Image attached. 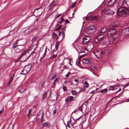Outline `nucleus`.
<instances>
[{"instance_id": "nucleus-1", "label": "nucleus", "mask_w": 129, "mask_h": 129, "mask_svg": "<svg viewBox=\"0 0 129 129\" xmlns=\"http://www.w3.org/2000/svg\"><path fill=\"white\" fill-rule=\"evenodd\" d=\"M117 13L120 17H126L129 15V10L126 7H121L118 9Z\"/></svg>"}, {"instance_id": "nucleus-2", "label": "nucleus", "mask_w": 129, "mask_h": 129, "mask_svg": "<svg viewBox=\"0 0 129 129\" xmlns=\"http://www.w3.org/2000/svg\"><path fill=\"white\" fill-rule=\"evenodd\" d=\"M14 50L16 53L21 52L25 49L24 45H19L16 46L14 45L13 46Z\"/></svg>"}, {"instance_id": "nucleus-3", "label": "nucleus", "mask_w": 129, "mask_h": 129, "mask_svg": "<svg viewBox=\"0 0 129 129\" xmlns=\"http://www.w3.org/2000/svg\"><path fill=\"white\" fill-rule=\"evenodd\" d=\"M96 27L94 25H91L87 27L85 30V33L88 34H94L95 31Z\"/></svg>"}, {"instance_id": "nucleus-4", "label": "nucleus", "mask_w": 129, "mask_h": 129, "mask_svg": "<svg viewBox=\"0 0 129 129\" xmlns=\"http://www.w3.org/2000/svg\"><path fill=\"white\" fill-rule=\"evenodd\" d=\"M101 13L102 16L104 14L107 15H112L115 13V11L109 9H105L101 11Z\"/></svg>"}, {"instance_id": "nucleus-5", "label": "nucleus", "mask_w": 129, "mask_h": 129, "mask_svg": "<svg viewBox=\"0 0 129 129\" xmlns=\"http://www.w3.org/2000/svg\"><path fill=\"white\" fill-rule=\"evenodd\" d=\"M32 67V64H30L28 65L25 66L23 69L22 70V72L20 74L23 75H25L30 70Z\"/></svg>"}, {"instance_id": "nucleus-6", "label": "nucleus", "mask_w": 129, "mask_h": 129, "mask_svg": "<svg viewBox=\"0 0 129 129\" xmlns=\"http://www.w3.org/2000/svg\"><path fill=\"white\" fill-rule=\"evenodd\" d=\"M105 39V36L103 34H100L98 35L95 38V41L96 43H98L100 41H102Z\"/></svg>"}, {"instance_id": "nucleus-7", "label": "nucleus", "mask_w": 129, "mask_h": 129, "mask_svg": "<svg viewBox=\"0 0 129 129\" xmlns=\"http://www.w3.org/2000/svg\"><path fill=\"white\" fill-rule=\"evenodd\" d=\"M94 54L95 56L98 58H101L102 57L103 54V51H96L94 53Z\"/></svg>"}, {"instance_id": "nucleus-8", "label": "nucleus", "mask_w": 129, "mask_h": 129, "mask_svg": "<svg viewBox=\"0 0 129 129\" xmlns=\"http://www.w3.org/2000/svg\"><path fill=\"white\" fill-rule=\"evenodd\" d=\"M122 33L124 36H129V27L124 28L122 30Z\"/></svg>"}, {"instance_id": "nucleus-9", "label": "nucleus", "mask_w": 129, "mask_h": 129, "mask_svg": "<svg viewBox=\"0 0 129 129\" xmlns=\"http://www.w3.org/2000/svg\"><path fill=\"white\" fill-rule=\"evenodd\" d=\"M116 31V30L114 29H110L107 33V37H110L111 36L113 37Z\"/></svg>"}, {"instance_id": "nucleus-10", "label": "nucleus", "mask_w": 129, "mask_h": 129, "mask_svg": "<svg viewBox=\"0 0 129 129\" xmlns=\"http://www.w3.org/2000/svg\"><path fill=\"white\" fill-rule=\"evenodd\" d=\"M110 25L111 27H115L119 26V22L118 21H114L111 23Z\"/></svg>"}, {"instance_id": "nucleus-11", "label": "nucleus", "mask_w": 129, "mask_h": 129, "mask_svg": "<svg viewBox=\"0 0 129 129\" xmlns=\"http://www.w3.org/2000/svg\"><path fill=\"white\" fill-rule=\"evenodd\" d=\"M126 1V0H119L118 4V7L119 8L121 7H123L122 6L123 5L124 3H125V2Z\"/></svg>"}, {"instance_id": "nucleus-12", "label": "nucleus", "mask_w": 129, "mask_h": 129, "mask_svg": "<svg viewBox=\"0 0 129 129\" xmlns=\"http://www.w3.org/2000/svg\"><path fill=\"white\" fill-rule=\"evenodd\" d=\"M93 45L92 43H88L87 46V48L88 51L91 50L93 48Z\"/></svg>"}, {"instance_id": "nucleus-13", "label": "nucleus", "mask_w": 129, "mask_h": 129, "mask_svg": "<svg viewBox=\"0 0 129 129\" xmlns=\"http://www.w3.org/2000/svg\"><path fill=\"white\" fill-rule=\"evenodd\" d=\"M32 28L33 29L32 30H30L29 28H28L26 29L24 31V34L25 35H26L28 34L30 32L32 31L33 30L37 29V28L34 27H33Z\"/></svg>"}, {"instance_id": "nucleus-14", "label": "nucleus", "mask_w": 129, "mask_h": 129, "mask_svg": "<svg viewBox=\"0 0 129 129\" xmlns=\"http://www.w3.org/2000/svg\"><path fill=\"white\" fill-rule=\"evenodd\" d=\"M116 1L117 0H110L108 4V6L109 7L113 6Z\"/></svg>"}, {"instance_id": "nucleus-15", "label": "nucleus", "mask_w": 129, "mask_h": 129, "mask_svg": "<svg viewBox=\"0 0 129 129\" xmlns=\"http://www.w3.org/2000/svg\"><path fill=\"white\" fill-rule=\"evenodd\" d=\"M90 39L89 37H85L83 39L82 41V42L84 44H85L88 43H89L88 42L89 41Z\"/></svg>"}, {"instance_id": "nucleus-16", "label": "nucleus", "mask_w": 129, "mask_h": 129, "mask_svg": "<svg viewBox=\"0 0 129 129\" xmlns=\"http://www.w3.org/2000/svg\"><path fill=\"white\" fill-rule=\"evenodd\" d=\"M119 37V34L117 32H116V31L114 33L112 37L117 41L118 40V38Z\"/></svg>"}, {"instance_id": "nucleus-17", "label": "nucleus", "mask_w": 129, "mask_h": 129, "mask_svg": "<svg viewBox=\"0 0 129 129\" xmlns=\"http://www.w3.org/2000/svg\"><path fill=\"white\" fill-rule=\"evenodd\" d=\"M107 28L106 26L103 27L102 29L98 30L99 33H103L106 32L107 30Z\"/></svg>"}, {"instance_id": "nucleus-18", "label": "nucleus", "mask_w": 129, "mask_h": 129, "mask_svg": "<svg viewBox=\"0 0 129 129\" xmlns=\"http://www.w3.org/2000/svg\"><path fill=\"white\" fill-rule=\"evenodd\" d=\"M42 127H43L45 126L49 127L50 126V123L48 122H47L42 123Z\"/></svg>"}, {"instance_id": "nucleus-19", "label": "nucleus", "mask_w": 129, "mask_h": 129, "mask_svg": "<svg viewBox=\"0 0 129 129\" xmlns=\"http://www.w3.org/2000/svg\"><path fill=\"white\" fill-rule=\"evenodd\" d=\"M90 60L89 58H85L82 60V62L84 63L88 64L89 63Z\"/></svg>"}, {"instance_id": "nucleus-20", "label": "nucleus", "mask_w": 129, "mask_h": 129, "mask_svg": "<svg viewBox=\"0 0 129 129\" xmlns=\"http://www.w3.org/2000/svg\"><path fill=\"white\" fill-rule=\"evenodd\" d=\"M111 52V50L109 49H106L103 51V54L107 55L110 53Z\"/></svg>"}, {"instance_id": "nucleus-21", "label": "nucleus", "mask_w": 129, "mask_h": 129, "mask_svg": "<svg viewBox=\"0 0 129 129\" xmlns=\"http://www.w3.org/2000/svg\"><path fill=\"white\" fill-rule=\"evenodd\" d=\"M116 41L115 39L113 37L111 38L109 41V44H111L114 43Z\"/></svg>"}, {"instance_id": "nucleus-22", "label": "nucleus", "mask_w": 129, "mask_h": 129, "mask_svg": "<svg viewBox=\"0 0 129 129\" xmlns=\"http://www.w3.org/2000/svg\"><path fill=\"white\" fill-rule=\"evenodd\" d=\"M25 90L24 88L22 86H19V91L21 93L22 92L25 91Z\"/></svg>"}, {"instance_id": "nucleus-23", "label": "nucleus", "mask_w": 129, "mask_h": 129, "mask_svg": "<svg viewBox=\"0 0 129 129\" xmlns=\"http://www.w3.org/2000/svg\"><path fill=\"white\" fill-rule=\"evenodd\" d=\"M28 53L27 52H24L21 55L20 57L19 58V59L21 58L22 57H23L24 56H25Z\"/></svg>"}, {"instance_id": "nucleus-24", "label": "nucleus", "mask_w": 129, "mask_h": 129, "mask_svg": "<svg viewBox=\"0 0 129 129\" xmlns=\"http://www.w3.org/2000/svg\"><path fill=\"white\" fill-rule=\"evenodd\" d=\"M28 53L27 52H24L21 55L20 57L19 58V59L21 58L22 57H23L24 56H25Z\"/></svg>"}, {"instance_id": "nucleus-25", "label": "nucleus", "mask_w": 129, "mask_h": 129, "mask_svg": "<svg viewBox=\"0 0 129 129\" xmlns=\"http://www.w3.org/2000/svg\"><path fill=\"white\" fill-rule=\"evenodd\" d=\"M84 85H83V87H86L88 88L89 87V85L87 82L85 81L84 83Z\"/></svg>"}, {"instance_id": "nucleus-26", "label": "nucleus", "mask_w": 129, "mask_h": 129, "mask_svg": "<svg viewBox=\"0 0 129 129\" xmlns=\"http://www.w3.org/2000/svg\"><path fill=\"white\" fill-rule=\"evenodd\" d=\"M108 90L107 89L105 88L101 90L100 91V92L102 93L106 92H107Z\"/></svg>"}, {"instance_id": "nucleus-27", "label": "nucleus", "mask_w": 129, "mask_h": 129, "mask_svg": "<svg viewBox=\"0 0 129 129\" xmlns=\"http://www.w3.org/2000/svg\"><path fill=\"white\" fill-rule=\"evenodd\" d=\"M60 42L58 41H57L56 42L55 45V48L56 49V50H57Z\"/></svg>"}, {"instance_id": "nucleus-28", "label": "nucleus", "mask_w": 129, "mask_h": 129, "mask_svg": "<svg viewBox=\"0 0 129 129\" xmlns=\"http://www.w3.org/2000/svg\"><path fill=\"white\" fill-rule=\"evenodd\" d=\"M68 97H69L70 98V101L72 102L74 101V98L73 96H68Z\"/></svg>"}, {"instance_id": "nucleus-29", "label": "nucleus", "mask_w": 129, "mask_h": 129, "mask_svg": "<svg viewBox=\"0 0 129 129\" xmlns=\"http://www.w3.org/2000/svg\"><path fill=\"white\" fill-rule=\"evenodd\" d=\"M35 50L33 51L28 56L29 57L30 56H31L33 58H34L35 57V56H34L33 55V54H35V52L34 51Z\"/></svg>"}, {"instance_id": "nucleus-30", "label": "nucleus", "mask_w": 129, "mask_h": 129, "mask_svg": "<svg viewBox=\"0 0 129 129\" xmlns=\"http://www.w3.org/2000/svg\"><path fill=\"white\" fill-rule=\"evenodd\" d=\"M37 38L35 36H33L32 37V39L31 40V41L32 42H34L37 39Z\"/></svg>"}, {"instance_id": "nucleus-31", "label": "nucleus", "mask_w": 129, "mask_h": 129, "mask_svg": "<svg viewBox=\"0 0 129 129\" xmlns=\"http://www.w3.org/2000/svg\"><path fill=\"white\" fill-rule=\"evenodd\" d=\"M125 4L129 8V0H126L125 2Z\"/></svg>"}, {"instance_id": "nucleus-32", "label": "nucleus", "mask_w": 129, "mask_h": 129, "mask_svg": "<svg viewBox=\"0 0 129 129\" xmlns=\"http://www.w3.org/2000/svg\"><path fill=\"white\" fill-rule=\"evenodd\" d=\"M91 68L94 70H97V68L94 66H91Z\"/></svg>"}, {"instance_id": "nucleus-33", "label": "nucleus", "mask_w": 129, "mask_h": 129, "mask_svg": "<svg viewBox=\"0 0 129 129\" xmlns=\"http://www.w3.org/2000/svg\"><path fill=\"white\" fill-rule=\"evenodd\" d=\"M110 88H109V90H114V86H110Z\"/></svg>"}, {"instance_id": "nucleus-34", "label": "nucleus", "mask_w": 129, "mask_h": 129, "mask_svg": "<svg viewBox=\"0 0 129 129\" xmlns=\"http://www.w3.org/2000/svg\"><path fill=\"white\" fill-rule=\"evenodd\" d=\"M63 90L64 91L67 90L66 87L64 86H63Z\"/></svg>"}, {"instance_id": "nucleus-35", "label": "nucleus", "mask_w": 129, "mask_h": 129, "mask_svg": "<svg viewBox=\"0 0 129 129\" xmlns=\"http://www.w3.org/2000/svg\"><path fill=\"white\" fill-rule=\"evenodd\" d=\"M72 93L73 95H75L77 93V92L73 90L72 91Z\"/></svg>"}, {"instance_id": "nucleus-36", "label": "nucleus", "mask_w": 129, "mask_h": 129, "mask_svg": "<svg viewBox=\"0 0 129 129\" xmlns=\"http://www.w3.org/2000/svg\"><path fill=\"white\" fill-rule=\"evenodd\" d=\"M73 121H72L71 122V124L72 126H73V125L75 123V120L73 118Z\"/></svg>"}, {"instance_id": "nucleus-37", "label": "nucleus", "mask_w": 129, "mask_h": 129, "mask_svg": "<svg viewBox=\"0 0 129 129\" xmlns=\"http://www.w3.org/2000/svg\"><path fill=\"white\" fill-rule=\"evenodd\" d=\"M76 0H75V1L74 2V3L72 4L71 7H72V8H73L75 6V3H76Z\"/></svg>"}, {"instance_id": "nucleus-38", "label": "nucleus", "mask_w": 129, "mask_h": 129, "mask_svg": "<svg viewBox=\"0 0 129 129\" xmlns=\"http://www.w3.org/2000/svg\"><path fill=\"white\" fill-rule=\"evenodd\" d=\"M62 26L61 25H60L59 27L58 28H57L55 30L56 31L59 30L62 27Z\"/></svg>"}, {"instance_id": "nucleus-39", "label": "nucleus", "mask_w": 129, "mask_h": 129, "mask_svg": "<svg viewBox=\"0 0 129 129\" xmlns=\"http://www.w3.org/2000/svg\"><path fill=\"white\" fill-rule=\"evenodd\" d=\"M57 0H54L52 2V3H51L49 5V6H50L53 3H56V2H57Z\"/></svg>"}, {"instance_id": "nucleus-40", "label": "nucleus", "mask_w": 129, "mask_h": 129, "mask_svg": "<svg viewBox=\"0 0 129 129\" xmlns=\"http://www.w3.org/2000/svg\"><path fill=\"white\" fill-rule=\"evenodd\" d=\"M56 110L55 109V110L53 111V115H54L56 113Z\"/></svg>"}, {"instance_id": "nucleus-41", "label": "nucleus", "mask_w": 129, "mask_h": 129, "mask_svg": "<svg viewBox=\"0 0 129 129\" xmlns=\"http://www.w3.org/2000/svg\"><path fill=\"white\" fill-rule=\"evenodd\" d=\"M61 34H62V37L63 39L65 37L64 33V32H63L61 33Z\"/></svg>"}, {"instance_id": "nucleus-42", "label": "nucleus", "mask_w": 129, "mask_h": 129, "mask_svg": "<svg viewBox=\"0 0 129 129\" xmlns=\"http://www.w3.org/2000/svg\"><path fill=\"white\" fill-rule=\"evenodd\" d=\"M44 115V113H43L42 114V115H41V119H43Z\"/></svg>"}, {"instance_id": "nucleus-43", "label": "nucleus", "mask_w": 129, "mask_h": 129, "mask_svg": "<svg viewBox=\"0 0 129 129\" xmlns=\"http://www.w3.org/2000/svg\"><path fill=\"white\" fill-rule=\"evenodd\" d=\"M56 57V55L55 54H54L52 55V58H55V57Z\"/></svg>"}, {"instance_id": "nucleus-44", "label": "nucleus", "mask_w": 129, "mask_h": 129, "mask_svg": "<svg viewBox=\"0 0 129 129\" xmlns=\"http://www.w3.org/2000/svg\"><path fill=\"white\" fill-rule=\"evenodd\" d=\"M56 77V74H55L53 76H52V78H51V79L52 80V79H54Z\"/></svg>"}, {"instance_id": "nucleus-45", "label": "nucleus", "mask_w": 129, "mask_h": 129, "mask_svg": "<svg viewBox=\"0 0 129 129\" xmlns=\"http://www.w3.org/2000/svg\"><path fill=\"white\" fill-rule=\"evenodd\" d=\"M70 72H69L67 74V75H66V77H68L69 76V74H70Z\"/></svg>"}, {"instance_id": "nucleus-46", "label": "nucleus", "mask_w": 129, "mask_h": 129, "mask_svg": "<svg viewBox=\"0 0 129 129\" xmlns=\"http://www.w3.org/2000/svg\"><path fill=\"white\" fill-rule=\"evenodd\" d=\"M4 110V108H3L1 110V111H0V114L2 112H3V111Z\"/></svg>"}, {"instance_id": "nucleus-47", "label": "nucleus", "mask_w": 129, "mask_h": 129, "mask_svg": "<svg viewBox=\"0 0 129 129\" xmlns=\"http://www.w3.org/2000/svg\"><path fill=\"white\" fill-rule=\"evenodd\" d=\"M45 85V82H43L42 84L41 87H43Z\"/></svg>"}, {"instance_id": "nucleus-48", "label": "nucleus", "mask_w": 129, "mask_h": 129, "mask_svg": "<svg viewBox=\"0 0 129 129\" xmlns=\"http://www.w3.org/2000/svg\"><path fill=\"white\" fill-rule=\"evenodd\" d=\"M47 52V48H46L45 49V52H44V54H46Z\"/></svg>"}, {"instance_id": "nucleus-49", "label": "nucleus", "mask_w": 129, "mask_h": 129, "mask_svg": "<svg viewBox=\"0 0 129 129\" xmlns=\"http://www.w3.org/2000/svg\"><path fill=\"white\" fill-rule=\"evenodd\" d=\"M95 92V90H92V91H91L90 92V94H92V93H93L94 92Z\"/></svg>"}, {"instance_id": "nucleus-50", "label": "nucleus", "mask_w": 129, "mask_h": 129, "mask_svg": "<svg viewBox=\"0 0 129 129\" xmlns=\"http://www.w3.org/2000/svg\"><path fill=\"white\" fill-rule=\"evenodd\" d=\"M60 21L61 22H62V21H63L64 20V19L63 18H60Z\"/></svg>"}, {"instance_id": "nucleus-51", "label": "nucleus", "mask_w": 129, "mask_h": 129, "mask_svg": "<svg viewBox=\"0 0 129 129\" xmlns=\"http://www.w3.org/2000/svg\"><path fill=\"white\" fill-rule=\"evenodd\" d=\"M65 101L66 102H68L69 101V100L68 98H66V99Z\"/></svg>"}, {"instance_id": "nucleus-52", "label": "nucleus", "mask_w": 129, "mask_h": 129, "mask_svg": "<svg viewBox=\"0 0 129 129\" xmlns=\"http://www.w3.org/2000/svg\"><path fill=\"white\" fill-rule=\"evenodd\" d=\"M65 22H67V23H69V21L68 20V19H66L65 20Z\"/></svg>"}, {"instance_id": "nucleus-53", "label": "nucleus", "mask_w": 129, "mask_h": 129, "mask_svg": "<svg viewBox=\"0 0 129 129\" xmlns=\"http://www.w3.org/2000/svg\"><path fill=\"white\" fill-rule=\"evenodd\" d=\"M85 55V54H83V55H80V56H79V58H81L83 56H84V55Z\"/></svg>"}, {"instance_id": "nucleus-54", "label": "nucleus", "mask_w": 129, "mask_h": 129, "mask_svg": "<svg viewBox=\"0 0 129 129\" xmlns=\"http://www.w3.org/2000/svg\"><path fill=\"white\" fill-rule=\"evenodd\" d=\"M46 54H44L43 55V57H42V59H43L44 57H45V56L46 55Z\"/></svg>"}, {"instance_id": "nucleus-55", "label": "nucleus", "mask_w": 129, "mask_h": 129, "mask_svg": "<svg viewBox=\"0 0 129 129\" xmlns=\"http://www.w3.org/2000/svg\"><path fill=\"white\" fill-rule=\"evenodd\" d=\"M129 85V83L127 84L125 86L123 87V88H124H124H125L126 86H128Z\"/></svg>"}, {"instance_id": "nucleus-56", "label": "nucleus", "mask_w": 129, "mask_h": 129, "mask_svg": "<svg viewBox=\"0 0 129 129\" xmlns=\"http://www.w3.org/2000/svg\"><path fill=\"white\" fill-rule=\"evenodd\" d=\"M75 10H74V12H73V14H72V15H73V16L72 17V18L74 16V14L75 13V12H74V11H75Z\"/></svg>"}, {"instance_id": "nucleus-57", "label": "nucleus", "mask_w": 129, "mask_h": 129, "mask_svg": "<svg viewBox=\"0 0 129 129\" xmlns=\"http://www.w3.org/2000/svg\"><path fill=\"white\" fill-rule=\"evenodd\" d=\"M61 14H59L58 15H57V16L56 17H59L61 15Z\"/></svg>"}, {"instance_id": "nucleus-58", "label": "nucleus", "mask_w": 129, "mask_h": 129, "mask_svg": "<svg viewBox=\"0 0 129 129\" xmlns=\"http://www.w3.org/2000/svg\"><path fill=\"white\" fill-rule=\"evenodd\" d=\"M31 112V110H29L28 111V113L29 114H30Z\"/></svg>"}, {"instance_id": "nucleus-59", "label": "nucleus", "mask_w": 129, "mask_h": 129, "mask_svg": "<svg viewBox=\"0 0 129 129\" xmlns=\"http://www.w3.org/2000/svg\"><path fill=\"white\" fill-rule=\"evenodd\" d=\"M78 80L77 79H75V82H78Z\"/></svg>"}, {"instance_id": "nucleus-60", "label": "nucleus", "mask_w": 129, "mask_h": 129, "mask_svg": "<svg viewBox=\"0 0 129 129\" xmlns=\"http://www.w3.org/2000/svg\"><path fill=\"white\" fill-rule=\"evenodd\" d=\"M57 78H56V79L54 81V82H53V83H54L56 81H57Z\"/></svg>"}, {"instance_id": "nucleus-61", "label": "nucleus", "mask_w": 129, "mask_h": 129, "mask_svg": "<svg viewBox=\"0 0 129 129\" xmlns=\"http://www.w3.org/2000/svg\"><path fill=\"white\" fill-rule=\"evenodd\" d=\"M92 72V73H93V74H94V75H96V76H98V75H97V74H95V73H94L93 72Z\"/></svg>"}, {"instance_id": "nucleus-62", "label": "nucleus", "mask_w": 129, "mask_h": 129, "mask_svg": "<svg viewBox=\"0 0 129 129\" xmlns=\"http://www.w3.org/2000/svg\"><path fill=\"white\" fill-rule=\"evenodd\" d=\"M67 125L68 126V127L69 128H70V125H69V124H67Z\"/></svg>"}, {"instance_id": "nucleus-63", "label": "nucleus", "mask_w": 129, "mask_h": 129, "mask_svg": "<svg viewBox=\"0 0 129 129\" xmlns=\"http://www.w3.org/2000/svg\"><path fill=\"white\" fill-rule=\"evenodd\" d=\"M41 119V122H42L43 121H44V119Z\"/></svg>"}, {"instance_id": "nucleus-64", "label": "nucleus", "mask_w": 129, "mask_h": 129, "mask_svg": "<svg viewBox=\"0 0 129 129\" xmlns=\"http://www.w3.org/2000/svg\"><path fill=\"white\" fill-rule=\"evenodd\" d=\"M121 90V88H120L119 89V90H118V92H119Z\"/></svg>"}]
</instances>
